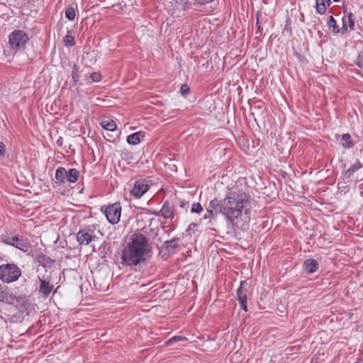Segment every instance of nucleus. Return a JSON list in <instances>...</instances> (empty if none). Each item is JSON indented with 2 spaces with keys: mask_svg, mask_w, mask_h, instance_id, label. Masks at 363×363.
Listing matches in <instances>:
<instances>
[{
  "mask_svg": "<svg viewBox=\"0 0 363 363\" xmlns=\"http://www.w3.org/2000/svg\"><path fill=\"white\" fill-rule=\"evenodd\" d=\"M152 256V247L142 233H133L122 250L121 263L123 267H140Z\"/></svg>",
  "mask_w": 363,
  "mask_h": 363,
  "instance_id": "1",
  "label": "nucleus"
},
{
  "mask_svg": "<svg viewBox=\"0 0 363 363\" xmlns=\"http://www.w3.org/2000/svg\"><path fill=\"white\" fill-rule=\"evenodd\" d=\"M213 208H217L232 226H237L243 213H247L250 207V196L242 190L231 189L225 199L215 201Z\"/></svg>",
  "mask_w": 363,
  "mask_h": 363,
  "instance_id": "2",
  "label": "nucleus"
},
{
  "mask_svg": "<svg viewBox=\"0 0 363 363\" xmlns=\"http://www.w3.org/2000/svg\"><path fill=\"white\" fill-rule=\"evenodd\" d=\"M22 274L21 269L13 263L0 265V279L6 284L17 281Z\"/></svg>",
  "mask_w": 363,
  "mask_h": 363,
  "instance_id": "3",
  "label": "nucleus"
},
{
  "mask_svg": "<svg viewBox=\"0 0 363 363\" xmlns=\"http://www.w3.org/2000/svg\"><path fill=\"white\" fill-rule=\"evenodd\" d=\"M8 38L10 48L15 52L24 50L29 40L28 34L21 30H13L9 34Z\"/></svg>",
  "mask_w": 363,
  "mask_h": 363,
  "instance_id": "4",
  "label": "nucleus"
},
{
  "mask_svg": "<svg viewBox=\"0 0 363 363\" xmlns=\"http://www.w3.org/2000/svg\"><path fill=\"white\" fill-rule=\"evenodd\" d=\"M105 216L108 221L113 224H117L121 215V207L119 203H115L109 205L104 210Z\"/></svg>",
  "mask_w": 363,
  "mask_h": 363,
  "instance_id": "5",
  "label": "nucleus"
},
{
  "mask_svg": "<svg viewBox=\"0 0 363 363\" xmlns=\"http://www.w3.org/2000/svg\"><path fill=\"white\" fill-rule=\"evenodd\" d=\"M247 282L246 280L241 281L239 288L237 290V300L240 303V308L247 311Z\"/></svg>",
  "mask_w": 363,
  "mask_h": 363,
  "instance_id": "6",
  "label": "nucleus"
},
{
  "mask_svg": "<svg viewBox=\"0 0 363 363\" xmlns=\"http://www.w3.org/2000/svg\"><path fill=\"white\" fill-rule=\"evenodd\" d=\"M4 242L7 245L16 247L25 252H28L30 248V244L22 238H20L18 236L7 238Z\"/></svg>",
  "mask_w": 363,
  "mask_h": 363,
  "instance_id": "7",
  "label": "nucleus"
},
{
  "mask_svg": "<svg viewBox=\"0 0 363 363\" xmlns=\"http://www.w3.org/2000/svg\"><path fill=\"white\" fill-rule=\"evenodd\" d=\"M38 279L40 281L38 293L43 298L45 299L50 294L54 286L50 283V280L41 279L40 277H38Z\"/></svg>",
  "mask_w": 363,
  "mask_h": 363,
  "instance_id": "8",
  "label": "nucleus"
},
{
  "mask_svg": "<svg viewBox=\"0 0 363 363\" xmlns=\"http://www.w3.org/2000/svg\"><path fill=\"white\" fill-rule=\"evenodd\" d=\"M150 188V186L143 181H136L134 186L130 190V194L135 198H140L145 193H146Z\"/></svg>",
  "mask_w": 363,
  "mask_h": 363,
  "instance_id": "9",
  "label": "nucleus"
},
{
  "mask_svg": "<svg viewBox=\"0 0 363 363\" xmlns=\"http://www.w3.org/2000/svg\"><path fill=\"white\" fill-rule=\"evenodd\" d=\"M157 216H162L166 219H172L174 216V206L166 201L161 210L155 213Z\"/></svg>",
  "mask_w": 363,
  "mask_h": 363,
  "instance_id": "10",
  "label": "nucleus"
},
{
  "mask_svg": "<svg viewBox=\"0 0 363 363\" xmlns=\"http://www.w3.org/2000/svg\"><path fill=\"white\" fill-rule=\"evenodd\" d=\"M91 229L80 230L77 234V240L80 245H88L92 240Z\"/></svg>",
  "mask_w": 363,
  "mask_h": 363,
  "instance_id": "11",
  "label": "nucleus"
},
{
  "mask_svg": "<svg viewBox=\"0 0 363 363\" xmlns=\"http://www.w3.org/2000/svg\"><path fill=\"white\" fill-rule=\"evenodd\" d=\"M303 268L308 274H312L317 271L318 263L314 259H307L303 262Z\"/></svg>",
  "mask_w": 363,
  "mask_h": 363,
  "instance_id": "12",
  "label": "nucleus"
},
{
  "mask_svg": "<svg viewBox=\"0 0 363 363\" xmlns=\"http://www.w3.org/2000/svg\"><path fill=\"white\" fill-rule=\"evenodd\" d=\"M144 133H143L142 131H139L131 135H129L127 137L126 140L128 144L135 145L140 143L142 139L144 138Z\"/></svg>",
  "mask_w": 363,
  "mask_h": 363,
  "instance_id": "13",
  "label": "nucleus"
},
{
  "mask_svg": "<svg viewBox=\"0 0 363 363\" xmlns=\"http://www.w3.org/2000/svg\"><path fill=\"white\" fill-rule=\"evenodd\" d=\"M215 201H217V199H214L210 201L208 206L207 208V213L203 216V218L205 220L209 218H215L216 217H217L218 214H220V212L219 211L218 209L217 210V208L212 207V204Z\"/></svg>",
  "mask_w": 363,
  "mask_h": 363,
  "instance_id": "14",
  "label": "nucleus"
},
{
  "mask_svg": "<svg viewBox=\"0 0 363 363\" xmlns=\"http://www.w3.org/2000/svg\"><path fill=\"white\" fill-rule=\"evenodd\" d=\"M67 171L65 167H59L55 171V179L59 184H65L67 181Z\"/></svg>",
  "mask_w": 363,
  "mask_h": 363,
  "instance_id": "15",
  "label": "nucleus"
},
{
  "mask_svg": "<svg viewBox=\"0 0 363 363\" xmlns=\"http://www.w3.org/2000/svg\"><path fill=\"white\" fill-rule=\"evenodd\" d=\"M362 167L363 165L362 163L359 160H357L351 167L343 172L344 177L346 179H350L356 171L359 170Z\"/></svg>",
  "mask_w": 363,
  "mask_h": 363,
  "instance_id": "16",
  "label": "nucleus"
},
{
  "mask_svg": "<svg viewBox=\"0 0 363 363\" xmlns=\"http://www.w3.org/2000/svg\"><path fill=\"white\" fill-rule=\"evenodd\" d=\"M100 124L104 129L108 131H114L117 128L116 122L110 118L102 119Z\"/></svg>",
  "mask_w": 363,
  "mask_h": 363,
  "instance_id": "17",
  "label": "nucleus"
},
{
  "mask_svg": "<svg viewBox=\"0 0 363 363\" xmlns=\"http://www.w3.org/2000/svg\"><path fill=\"white\" fill-rule=\"evenodd\" d=\"M79 172L74 169H70L67 172V182H69L70 183H74L76 182L79 179Z\"/></svg>",
  "mask_w": 363,
  "mask_h": 363,
  "instance_id": "18",
  "label": "nucleus"
},
{
  "mask_svg": "<svg viewBox=\"0 0 363 363\" xmlns=\"http://www.w3.org/2000/svg\"><path fill=\"white\" fill-rule=\"evenodd\" d=\"M179 238H174L171 240H167L164 242V247L169 252H173V250L178 246Z\"/></svg>",
  "mask_w": 363,
  "mask_h": 363,
  "instance_id": "19",
  "label": "nucleus"
},
{
  "mask_svg": "<svg viewBox=\"0 0 363 363\" xmlns=\"http://www.w3.org/2000/svg\"><path fill=\"white\" fill-rule=\"evenodd\" d=\"M341 142L342 147L345 148L350 149L354 146L351 136L348 133H345L342 135Z\"/></svg>",
  "mask_w": 363,
  "mask_h": 363,
  "instance_id": "20",
  "label": "nucleus"
},
{
  "mask_svg": "<svg viewBox=\"0 0 363 363\" xmlns=\"http://www.w3.org/2000/svg\"><path fill=\"white\" fill-rule=\"evenodd\" d=\"M345 20L347 26L353 30L354 29V16L352 13H348L342 18V21Z\"/></svg>",
  "mask_w": 363,
  "mask_h": 363,
  "instance_id": "21",
  "label": "nucleus"
},
{
  "mask_svg": "<svg viewBox=\"0 0 363 363\" xmlns=\"http://www.w3.org/2000/svg\"><path fill=\"white\" fill-rule=\"evenodd\" d=\"M36 260L39 264L43 267H47L51 263V259L50 257L42 253L37 255Z\"/></svg>",
  "mask_w": 363,
  "mask_h": 363,
  "instance_id": "22",
  "label": "nucleus"
},
{
  "mask_svg": "<svg viewBox=\"0 0 363 363\" xmlns=\"http://www.w3.org/2000/svg\"><path fill=\"white\" fill-rule=\"evenodd\" d=\"M63 43L66 47H72L75 45L74 37L70 34L69 31H68L67 35L65 36Z\"/></svg>",
  "mask_w": 363,
  "mask_h": 363,
  "instance_id": "23",
  "label": "nucleus"
},
{
  "mask_svg": "<svg viewBox=\"0 0 363 363\" xmlns=\"http://www.w3.org/2000/svg\"><path fill=\"white\" fill-rule=\"evenodd\" d=\"M328 26L330 28H333V32L335 34H337L340 32V28L336 24V21L335 18L330 16L328 21Z\"/></svg>",
  "mask_w": 363,
  "mask_h": 363,
  "instance_id": "24",
  "label": "nucleus"
},
{
  "mask_svg": "<svg viewBox=\"0 0 363 363\" xmlns=\"http://www.w3.org/2000/svg\"><path fill=\"white\" fill-rule=\"evenodd\" d=\"M72 77L74 84L75 85L79 80L81 75L79 74V67L77 65H74L72 71Z\"/></svg>",
  "mask_w": 363,
  "mask_h": 363,
  "instance_id": "25",
  "label": "nucleus"
},
{
  "mask_svg": "<svg viewBox=\"0 0 363 363\" xmlns=\"http://www.w3.org/2000/svg\"><path fill=\"white\" fill-rule=\"evenodd\" d=\"M65 17L69 21H73L75 18V9L72 6H68L65 9Z\"/></svg>",
  "mask_w": 363,
  "mask_h": 363,
  "instance_id": "26",
  "label": "nucleus"
},
{
  "mask_svg": "<svg viewBox=\"0 0 363 363\" xmlns=\"http://www.w3.org/2000/svg\"><path fill=\"white\" fill-rule=\"evenodd\" d=\"M315 8L316 11L320 14L325 13L326 7L324 3V0H315Z\"/></svg>",
  "mask_w": 363,
  "mask_h": 363,
  "instance_id": "27",
  "label": "nucleus"
},
{
  "mask_svg": "<svg viewBox=\"0 0 363 363\" xmlns=\"http://www.w3.org/2000/svg\"><path fill=\"white\" fill-rule=\"evenodd\" d=\"M187 340V339H186L185 337H184V336H179V335H178V336H174V337H172V338L169 339V340L166 342V344H167V345H172V344H173L174 342H177V341H182H182H185V340Z\"/></svg>",
  "mask_w": 363,
  "mask_h": 363,
  "instance_id": "28",
  "label": "nucleus"
},
{
  "mask_svg": "<svg viewBox=\"0 0 363 363\" xmlns=\"http://www.w3.org/2000/svg\"><path fill=\"white\" fill-rule=\"evenodd\" d=\"M90 79L91 82H89V84L91 82H99L101 80V75L99 72H93L90 75Z\"/></svg>",
  "mask_w": 363,
  "mask_h": 363,
  "instance_id": "29",
  "label": "nucleus"
},
{
  "mask_svg": "<svg viewBox=\"0 0 363 363\" xmlns=\"http://www.w3.org/2000/svg\"><path fill=\"white\" fill-rule=\"evenodd\" d=\"M203 211V207L200 203H194L192 204L191 213H200Z\"/></svg>",
  "mask_w": 363,
  "mask_h": 363,
  "instance_id": "30",
  "label": "nucleus"
},
{
  "mask_svg": "<svg viewBox=\"0 0 363 363\" xmlns=\"http://www.w3.org/2000/svg\"><path fill=\"white\" fill-rule=\"evenodd\" d=\"M355 64L359 68H363V50L359 52Z\"/></svg>",
  "mask_w": 363,
  "mask_h": 363,
  "instance_id": "31",
  "label": "nucleus"
},
{
  "mask_svg": "<svg viewBox=\"0 0 363 363\" xmlns=\"http://www.w3.org/2000/svg\"><path fill=\"white\" fill-rule=\"evenodd\" d=\"M178 3L182 4V9L183 11H186L189 9L191 5L189 0H179Z\"/></svg>",
  "mask_w": 363,
  "mask_h": 363,
  "instance_id": "32",
  "label": "nucleus"
},
{
  "mask_svg": "<svg viewBox=\"0 0 363 363\" xmlns=\"http://www.w3.org/2000/svg\"><path fill=\"white\" fill-rule=\"evenodd\" d=\"M179 91L182 95L185 96L189 93L190 88L187 84H184L181 86Z\"/></svg>",
  "mask_w": 363,
  "mask_h": 363,
  "instance_id": "33",
  "label": "nucleus"
},
{
  "mask_svg": "<svg viewBox=\"0 0 363 363\" xmlns=\"http://www.w3.org/2000/svg\"><path fill=\"white\" fill-rule=\"evenodd\" d=\"M214 0H194V5H206L207 4H210L213 2Z\"/></svg>",
  "mask_w": 363,
  "mask_h": 363,
  "instance_id": "34",
  "label": "nucleus"
},
{
  "mask_svg": "<svg viewBox=\"0 0 363 363\" xmlns=\"http://www.w3.org/2000/svg\"><path fill=\"white\" fill-rule=\"evenodd\" d=\"M347 24L345 23V20H343V23H342V28L340 29V32L342 34H345V33H347Z\"/></svg>",
  "mask_w": 363,
  "mask_h": 363,
  "instance_id": "35",
  "label": "nucleus"
},
{
  "mask_svg": "<svg viewBox=\"0 0 363 363\" xmlns=\"http://www.w3.org/2000/svg\"><path fill=\"white\" fill-rule=\"evenodd\" d=\"M283 32L284 33L286 32V33H289V35L291 34V28L288 23H286V24L285 25Z\"/></svg>",
  "mask_w": 363,
  "mask_h": 363,
  "instance_id": "36",
  "label": "nucleus"
},
{
  "mask_svg": "<svg viewBox=\"0 0 363 363\" xmlns=\"http://www.w3.org/2000/svg\"><path fill=\"white\" fill-rule=\"evenodd\" d=\"M5 152V145L2 142H0V156H4Z\"/></svg>",
  "mask_w": 363,
  "mask_h": 363,
  "instance_id": "37",
  "label": "nucleus"
},
{
  "mask_svg": "<svg viewBox=\"0 0 363 363\" xmlns=\"http://www.w3.org/2000/svg\"><path fill=\"white\" fill-rule=\"evenodd\" d=\"M354 363H363V362H362V360H358V361H357V362H355Z\"/></svg>",
  "mask_w": 363,
  "mask_h": 363,
  "instance_id": "38",
  "label": "nucleus"
},
{
  "mask_svg": "<svg viewBox=\"0 0 363 363\" xmlns=\"http://www.w3.org/2000/svg\"><path fill=\"white\" fill-rule=\"evenodd\" d=\"M328 4L330 3V0H325Z\"/></svg>",
  "mask_w": 363,
  "mask_h": 363,
  "instance_id": "39",
  "label": "nucleus"
},
{
  "mask_svg": "<svg viewBox=\"0 0 363 363\" xmlns=\"http://www.w3.org/2000/svg\"><path fill=\"white\" fill-rule=\"evenodd\" d=\"M181 207H184V203H182Z\"/></svg>",
  "mask_w": 363,
  "mask_h": 363,
  "instance_id": "40",
  "label": "nucleus"
},
{
  "mask_svg": "<svg viewBox=\"0 0 363 363\" xmlns=\"http://www.w3.org/2000/svg\"><path fill=\"white\" fill-rule=\"evenodd\" d=\"M333 1H335V2H338L339 1V0H333Z\"/></svg>",
  "mask_w": 363,
  "mask_h": 363,
  "instance_id": "41",
  "label": "nucleus"
}]
</instances>
